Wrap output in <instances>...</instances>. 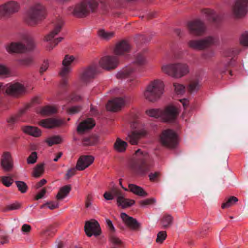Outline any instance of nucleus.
Listing matches in <instances>:
<instances>
[{"label": "nucleus", "mask_w": 248, "mask_h": 248, "mask_svg": "<svg viewBox=\"0 0 248 248\" xmlns=\"http://www.w3.org/2000/svg\"><path fill=\"white\" fill-rule=\"evenodd\" d=\"M21 39L26 45L20 42H12L5 46L6 51L9 53H21L35 48L36 44L30 35L25 34L22 37Z\"/></svg>", "instance_id": "1"}, {"label": "nucleus", "mask_w": 248, "mask_h": 248, "mask_svg": "<svg viewBox=\"0 0 248 248\" xmlns=\"http://www.w3.org/2000/svg\"><path fill=\"white\" fill-rule=\"evenodd\" d=\"M161 70L165 74L175 78H180L189 72L188 65L183 63L165 64L162 66Z\"/></svg>", "instance_id": "2"}, {"label": "nucleus", "mask_w": 248, "mask_h": 248, "mask_svg": "<svg viewBox=\"0 0 248 248\" xmlns=\"http://www.w3.org/2000/svg\"><path fill=\"white\" fill-rule=\"evenodd\" d=\"M164 85L160 80L151 82L143 92L144 98L149 101L154 102L158 99L164 92Z\"/></svg>", "instance_id": "3"}, {"label": "nucleus", "mask_w": 248, "mask_h": 248, "mask_svg": "<svg viewBox=\"0 0 248 248\" xmlns=\"http://www.w3.org/2000/svg\"><path fill=\"white\" fill-rule=\"evenodd\" d=\"M136 155L139 157L140 164L132 167L133 171L140 175H145L154 166V163L150 162L147 153L138 149L136 151Z\"/></svg>", "instance_id": "4"}, {"label": "nucleus", "mask_w": 248, "mask_h": 248, "mask_svg": "<svg viewBox=\"0 0 248 248\" xmlns=\"http://www.w3.org/2000/svg\"><path fill=\"white\" fill-rule=\"evenodd\" d=\"M97 6V3L94 0H87L81 1L68 9L70 13L78 16L87 15L90 12L94 10Z\"/></svg>", "instance_id": "5"}, {"label": "nucleus", "mask_w": 248, "mask_h": 248, "mask_svg": "<svg viewBox=\"0 0 248 248\" xmlns=\"http://www.w3.org/2000/svg\"><path fill=\"white\" fill-rule=\"evenodd\" d=\"M44 10L45 7L41 3L34 4L26 12L24 15L25 21L30 25H35L40 20Z\"/></svg>", "instance_id": "6"}, {"label": "nucleus", "mask_w": 248, "mask_h": 248, "mask_svg": "<svg viewBox=\"0 0 248 248\" xmlns=\"http://www.w3.org/2000/svg\"><path fill=\"white\" fill-rule=\"evenodd\" d=\"M63 25V22L62 19H58L54 23L53 29L45 36L44 41L50 42V44L46 46L47 50L49 51L52 50L62 40V37H58L55 39L54 37L60 32Z\"/></svg>", "instance_id": "7"}, {"label": "nucleus", "mask_w": 248, "mask_h": 248, "mask_svg": "<svg viewBox=\"0 0 248 248\" xmlns=\"http://www.w3.org/2000/svg\"><path fill=\"white\" fill-rule=\"evenodd\" d=\"M161 143L170 148H174L177 144V137L175 132L170 129H167L162 132L160 136Z\"/></svg>", "instance_id": "8"}, {"label": "nucleus", "mask_w": 248, "mask_h": 248, "mask_svg": "<svg viewBox=\"0 0 248 248\" xmlns=\"http://www.w3.org/2000/svg\"><path fill=\"white\" fill-rule=\"evenodd\" d=\"M179 109L176 107L170 105L162 109L161 120L164 122H172L176 120L179 113Z\"/></svg>", "instance_id": "9"}, {"label": "nucleus", "mask_w": 248, "mask_h": 248, "mask_svg": "<svg viewBox=\"0 0 248 248\" xmlns=\"http://www.w3.org/2000/svg\"><path fill=\"white\" fill-rule=\"evenodd\" d=\"M119 60L117 56H106L100 59L99 61L100 68L106 70L115 68L118 64Z\"/></svg>", "instance_id": "10"}, {"label": "nucleus", "mask_w": 248, "mask_h": 248, "mask_svg": "<svg viewBox=\"0 0 248 248\" xmlns=\"http://www.w3.org/2000/svg\"><path fill=\"white\" fill-rule=\"evenodd\" d=\"M214 38L212 37H208L201 40H193L189 41V46L194 49L202 50L212 45L214 42Z\"/></svg>", "instance_id": "11"}, {"label": "nucleus", "mask_w": 248, "mask_h": 248, "mask_svg": "<svg viewBox=\"0 0 248 248\" xmlns=\"http://www.w3.org/2000/svg\"><path fill=\"white\" fill-rule=\"evenodd\" d=\"M87 235L91 237L93 235L98 236L101 233V228L98 222L94 219L87 221L84 227Z\"/></svg>", "instance_id": "12"}, {"label": "nucleus", "mask_w": 248, "mask_h": 248, "mask_svg": "<svg viewBox=\"0 0 248 248\" xmlns=\"http://www.w3.org/2000/svg\"><path fill=\"white\" fill-rule=\"evenodd\" d=\"M0 165L2 169L6 172L12 170L14 167L13 159L9 152H4L1 155Z\"/></svg>", "instance_id": "13"}, {"label": "nucleus", "mask_w": 248, "mask_h": 248, "mask_svg": "<svg viewBox=\"0 0 248 248\" xmlns=\"http://www.w3.org/2000/svg\"><path fill=\"white\" fill-rule=\"evenodd\" d=\"M188 27L190 33L194 35H202L205 31L203 23L200 20H195L188 23Z\"/></svg>", "instance_id": "14"}, {"label": "nucleus", "mask_w": 248, "mask_h": 248, "mask_svg": "<svg viewBox=\"0 0 248 248\" xmlns=\"http://www.w3.org/2000/svg\"><path fill=\"white\" fill-rule=\"evenodd\" d=\"M5 90L7 94L13 96H16L27 92L25 87L18 83L8 84L5 86Z\"/></svg>", "instance_id": "15"}, {"label": "nucleus", "mask_w": 248, "mask_h": 248, "mask_svg": "<svg viewBox=\"0 0 248 248\" xmlns=\"http://www.w3.org/2000/svg\"><path fill=\"white\" fill-rule=\"evenodd\" d=\"M248 0H236L233 8V14L236 17L246 15L248 11Z\"/></svg>", "instance_id": "16"}, {"label": "nucleus", "mask_w": 248, "mask_h": 248, "mask_svg": "<svg viewBox=\"0 0 248 248\" xmlns=\"http://www.w3.org/2000/svg\"><path fill=\"white\" fill-rule=\"evenodd\" d=\"M101 72L99 65H93L84 69L80 75V79L84 81L89 78H93L97 74Z\"/></svg>", "instance_id": "17"}, {"label": "nucleus", "mask_w": 248, "mask_h": 248, "mask_svg": "<svg viewBox=\"0 0 248 248\" xmlns=\"http://www.w3.org/2000/svg\"><path fill=\"white\" fill-rule=\"evenodd\" d=\"M121 217L124 224L132 230H138L140 227V224L138 222L136 219L128 216L125 213L121 214Z\"/></svg>", "instance_id": "18"}, {"label": "nucleus", "mask_w": 248, "mask_h": 248, "mask_svg": "<svg viewBox=\"0 0 248 248\" xmlns=\"http://www.w3.org/2000/svg\"><path fill=\"white\" fill-rule=\"evenodd\" d=\"M94 161V157L92 155H82L78 159L76 169L78 170H83L90 166Z\"/></svg>", "instance_id": "19"}, {"label": "nucleus", "mask_w": 248, "mask_h": 248, "mask_svg": "<svg viewBox=\"0 0 248 248\" xmlns=\"http://www.w3.org/2000/svg\"><path fill=\"white\" fill-rule=\"evenodd\" d=\"M125 104L123 98H116L108 101L106 105V108L108 111H117L121 109Z\"/></svg>", "instance_id": "20"}, {"label": "nucleus", "mask_w": 248, "mask_h": 248, "mask_svg": "<svg viewBox=\"0 0 248 248\" xmlns=\"http://www.w3.org/2000/svg\"><path fill=\"white\" fill-rule=\"evenodd\" d=\"M135 68L133 65L126 66L120 70L116 74V77L119 79H122L131 77L132 78H136L137 76L134 74Z\"/></svg>", "instance_id": "21"}, {"label": "nucleus", "mask_w": 248, "mask_h": 248, "mask_svg": "<svg viewBox=\"0 0 248 248\" xmlns=\"http://www.w3.org/2000/svg\"><path fill=\"white\" fill-rule=\"evenodd\" d=\"M130 49V44L127 41L123 40L116 44L114 52L117 56H122L128 53Z\"/></svg>", "instance_id": "22"}, {"label": "nucleus", "mask_w": 248, "mask_h": 248, "mask_svg": "<svg viewBox=\"0 0 248 248\" xmlns=\"http://www.w3.org/2000/svg\"><path fill=\"white\" fill-rule=\"evenodd\" d=\"M62 124V121L53 118L42 120L39 123L40 125L46 128H53L58 127Z\"/></svg>", "instance_id": "23"}, {"label": "nucleus", "mask_w": 248, "mask_h": 248, "mask_svg": "<svg viewBox=\"0 0 248 248\" xmlns=\"http://www.w3.org/2000/svg\"><path fill=\"white\" fill-rule=\"evenodd\" d=\"M95 125V123L92 118H88L80 123L77 127V131L82 133L86 130L92 129Z\"/></svg>", "instance_id": "24"}, {"label": "nucleus", "mask_w": 248, "mask_h": 248, "mask_svg": "<svg viewBox=\"0 0 248 248\" xmlns=\"http://www.w3.org/2000/svg\"><path fill=\"white\" fill-rule=\"evenodd\" d=\"M22 130L24 133L34 137H38L41 135V131L35 126H23L22 127Z\"/></svg>", "instance_id": "25"}, {"label": "nucleus", "mask_w": 248, "mask_h": 248, "mask_svg": "<svg viewBox=\"0 0 248 248\" xmlns=\"http://www.w3.org/2000/svg\"><path fill=\"white\" fill-rule=\"evenodd\" d=\"M145 134V131H136L129 134L126 138V140L132 145L138 144V140L140 136L144 135Z\"/></svg>", "instance_id": "26"}, {"label": "nucleus", "mask_w": 248, "mask_h": 248, "mask_svg": "<svg viewBox=\"0 0 248 248\" xmlns=\"http://www.w3.org/2000/svg\"><path fill=\"white\" fill-rule=\"evenodd\" d=\"M4 4L9 15L18 12L20 8V4L15 1H10L5 3Z\"/></svg>", "instance_id": "27"}, {"label": "nucleus", "mask_w": 248, "mask_h": 248, "mask_svg": "<svg viewBox=\"0 0 248 248\" xmlns=\"http://www.w3.org/2000/svg\"><path fill=\"white\" fill-rule=\"evenodd\" d=\"M128 186L129 190L136 195L140 197H146L148 195V194L140 186L132 184H129Z\"/></svg>", "instance_id": "28"}, {"label": "nucleus", "mask_w": 248, "mask_h": 248, "mask_svg": "<svg viewBox=\"0 0 248 248\" xmlns=\"http://www.w3.org/2000/svg\"><path fill=\"white\" fill-rule=\"evenodd\" d=\"M117 202L119 205L123 208H126L134 205L135 203L134 200L125 199L121 194H118Z\"/></svg>", "instance_id": "29"}, {"label": "nucleus", "mask_w": 248, "mask_h": 248, "mask_svg": "<svg viewBox=\"0 0 248 248\" xmlns=\"http://www.w3.org/2000/svg\"><path fill=\"white\" fill-rule=\"evenodd\" d=\"M127 146V143L126 142L118 138L114 144V148L118 152H124L125 151Z\"/></svg>", "instance_id": "30"}, {"label": "nucleus", "mask_w": 248, "mask_h": 248, "mask_svg": "<svg viewBox=\"0 0 248 248\" xmlns=\"http://www.w3.org/2000/svg\"><path fill=\"white\" fill-rule=\"evenodd\" d=\"M71 189L70 185H66L62 187L56 196V198L58 200L63 199L67 196Z\"/></svg>", "instance_id": "31"}, {"label": "nucleus", "mask_w": 248, "mask_h": 248, "mask_svg": "<svg viewBox=\"0 0 248 248\" xmlns=\"http://www.w3.org/2000/svg\"><path fill=\"white\" fill-rule=\"evenodd\" d=\"M26 108H21L19 113L15 116H12L7 118V122L10 124H13L21 121L20 117L23 114L26 110Z\"/></svg>", "instance_id": "32"}, {"label": "nucleus", "mask_w": 248, "mask_h": 248, "mask_svg": "<svg viewBox=\"0 0 248 248\" xmlns=\"http://www.w3.org/2000/svg\"><path fill=\"white\" fill-rule=\"evenodd\" d=\"M63 141L62 138L59 135L53 136L47 138L46 140V142L49 146L54 144H58L62 143Z\"/></svg>", "instance_id": "33"}, {"label": "nucleus", "mask_w": 248, "mask_h": 248, "mask_svg": "<svg viewBox=\"0 0 248 248\" xmlns=\"http://www.w3.org/2000/svg\"><path fill=\"white\" fill-rule=\"evenodd\" d=\"M97 34L102 39L108 40L114 36V32L107 31L104 29H100L98 31Z\"/></svg>", "instance_id": "34"}, {"label": "nucleus", "mask_w": 248, "mask_h": 248, "mask_svg": "<svg viewBox=\"0 0 248 248\" xmlns=\"http://www.w3.org/2000/svg\"><path fill=\"white\" fill-rule=\"evenodd\" d=\"M200 87L201 85L199 80H192L187 87V90L189 92L193 93L197 92L199 90Z\"/></svg>", "instance_id": "35"}, {"label": "nucleus", "mask_w": 248, "mask_h": 248, "mask_svg": "<svg viewBox=\"0 0 248 248\" xmlns=\"http://www.w3.org/2000/svg\"><path fill=\"white\" fill-rule=\"evenodd\" d=\"M57 108L53 106H46L43 108L40 111L42 115H50L56 113Z\"/></svg>", "instance_id": "36"}, {"label": "nucleus", "mask_w": 248, "mask_h": 248, "mask_svg": "<svg viewBox=\"0 0 248 248\" xmlns=\"http://www.w3.org/2000/svg\"><path fill=\"white\" fill-rule=\"evenodd\" d=\"M146 114L151 117L160 118L161 120L162 109H151L146 111Z\"/></svg>", "instance_id": "37"}, {"label": "nucleus", "mask_w": 248, "mask_h": 248, "mask_svg": "<svg viewBox=\"0 0 248 248\" xmlns=\"http://www.w3.org/2000/svg\"><path fill=\"white\" fill-rule=\"evenodd\" d=\"M44 164L37 165L33 169L32 172L33 176L34 177H38L42 175L44 171Z\"/></svg>", "instance_id": "38"}, {"label": "nucleus", "mask_w": 248, "mask_h": 248, "mask_svg": "<svg viewBox=\"0 0 248 248\" xmlns=\"http://www.w3.org/2000/svg\"><path fill=\"white\" fill-rule=\"evenodd\" d=\"M238 201V199L237 197L234 196L230 197L228 200L225 202L223 203L221 207L222 208H228L232 206H233Z\"/></svg>", "instance_id": "39"}, {"label": "nucleus", "mask_w": 248, "mask_h": 248, "mask_svg": "<svg viewBox=\"0 0 248 248\" xmlns=\"http://www.w3.org/2000/svg\"><path fill=\"white\" fill-rule=\"evenodd\" d=\"M173 217L170 215L164 216L161 220V224L164 228L169 227L172 222Z\"/></svg>", "instance_id": "40"}, {"label": "nucleus", "mask_w": 248, "mask_h": 248, "mask_svg": "<svg viewBox=\"0 0 248 248\" xmlns=\"http://www.w3.org/2000/svg\"><path fill=\"white\" fill-rule=\"evenodd\" d=\"M174 91L177 94H182L185 92V86L178 82L173 83Z\"/></svg>", "instance_id": "41"}, {"label": "nucleus", "mask_w": 248, "mask_h": 248, "mask_svg": "<svg viewBox=\"0 0 248 248\" xmlns=\"http://www.w3.org/2000/svg\"><path fill=\"white\" fill-rule=\"evenodd\" d=\"M2 184L6 187L10 186L14 182L11 176H2L0 177Z\"/></svg>", "instance_id": "42"}, {"label": "nucleus", "mask_w": 248, "mask_h": 248, "mask_svg": "<svg viewBox=\"0 0 248 248\" xmlns=\"http://www.w3.org/2000/svg\"><path fill=\"white\" fill-rule=\"evenodd\" d=\"M15 183L18 188V190L20 191L22 193H25L27 192L28 189V186L24 182L21 181H16Z\"/></svg>", "instance_id": "43"}, {"label": "nucleus", "mask_w": 248, "mask_h": 248, "mask_svg": "<svg viewBox=\"0 0 248 248\" xmlns=\"http://www.w3.org/2000/svg\"><path fill=\"white\" fill-rule=\"evenodd\" d=\"M98 139L96 137H91L90 138H84L83 140V143L85 145H93L97 143Z\"/></svg>", "instance_id": "44"}, {"label": "nucleus", "mask_w": 248, "mask_h": 248, "mask_svg": "<svg viewBox=\"0 0 248 248\" xmlns=\"http://www.w3.org/2000/svg\"><path fill=\"white\" fill-rule=\"evenodd\" d=\"M156 202L155 198L147 199L139 202V204L142 207H146L147 206L151 205Z\"/></svg>", "instance_id": "45"}, {"label": "nucleus", "mask_w": 248, "mask_h": 248, "mask_svg": "<svg viewBox=\"0 0 248 248\" xmlns=\"http://www.w3.org/2000/svg\"><path fill=\"white\" fill-rule=\"evenodd\" d=\"M75 60V57L71 55H65L62 61V65L71 66V64Z\"/></svg>", "instance_id": "46"}, {"label": "nucleus", "mask_w": 248, "mask_h": 248, "mask_svg": "<svg viewBox=\"0 0 248 248\" xmlns=\"http://www.w3.org/2000/svg\"><path fill=\"white\" fill-rule=\"evenodd\" d=\"M167 237V233L165 231L159 232L157 234L156 242L158 244H162Z\"/></svg>", "instance_id": "47"}, {"label": "nucleus", "mask_w": 248, "mask_h": 248, "mask_svg": "<svg viewBox=\"0 0 248 248\" xmlns=\"http://www.w3.org/2000/svg\"><path fill=\"white\" fill-rule=\"evenodd\" d=\"M45 207H47L48 209L50 210H53L59 207V203L57 202H50L43 204L41 206L40 208L42 209L43 208H45Z\"/></svg>", "instance_id": "48"}, {"label": "nucleus", "mask_w": 248, "mask_h": 248, "mask_svg": "<svg viewBox=\"0 0 248 248\" xmlns=\"http://www.w3.org/2000/svg\"><path fill=\"white\" fill-rule=\"evenodd\" d=\"M37 159V155L36 152H33L31 153V154L27 158V163L29 164H34Z\"/></svg>", "instance_id": "49"}, {"label": "nucleus", "mask_w": 248, "mask_h": 248, "mask_svg": "<svg viewBox=\"0 0 248 248\" xmlns=\"http://www.w3.org/2000/svg\"><path fill=\"white\" fill-rule=\"evenodd\" d=\"M240 42L244 46H248V31H245L241 35Z\"/></svg>", "instance_id": "50"}, {"label": "nucleus", "mask_w": 248, "mask_h": 248, "mask_svg": "<svg viewBox=\"0 0 248 248\" xmlns=\"http://www.w3.org/2000/svg\"><path fill=\"white\" fill-rule=\"evenodd\" d=\"M21 207V203L16 202L14 203H10L7 205L6 210L7 211H12L15 210H18Z\"/></svg>", "instance_id": "51"}, {"label": "nucleus", "mask_w": 248, "mask_h": 248, "mask_svg": "<svg viewBox=\"0 0 248 248\" xmlns=\"http://www.w3.org/2000/svg\"><path fill=\"white\" fill-rule=\"evenodd\" d=\"M72 70L71 66L62 65V67L60 72V75L62 77H66L69 74Z\"/></svg>", "instance_id": "52"}, {"label": "nucleus", "mask_w": 248, "mask_h": 248, "mask_svg": "<svg viewBox=\"0 0 248 248\" xmlns=\"http://www.w3.org/2000/svg\"><path fill=\"white\" fill-rule=\"evenodd\" d=\"M136 62L140 65H144L147 63V60L143 56L139 55L136 59Z\"/></svg>", "instance_id": "53"}, {"label": "nucleus", "mask_w": 248, "mask_h": 248, "mask_svg": "<svg viewBox=\"0 0 248 248\" xmlns=\"http://www.w3.org/2000/svg\"><path fill=\"white\" fill-rule=\"evenodd\" d=\"M9 15L7 10L5 6V4H2L0 6V19L4 18L6 15Z\"/></svg>", "instance_id": "54"}, {"label": "nucleus", "mask_w": 248, "mask_h": 248, "mask_svg": "<svg viewBox=\"0 0 248 248\" xmlns=\"http://www.w3.org/2000/svg\"><path fill=\"white\" fill-rule=\"evenodd\" d=\"M205 13L207 15V17L209 20H215L216 15L214 11L211 10H206Z\"/></svg>", "instance_id": "55"}, {"label": "nucleus", "mask_w": 248, "mask_h": 248, "mask_svg": "<svg viewBox=\"0 0 248 248\" xmlns=\"http://www.w3.org/2000/svg\"><path fill=\"white\" fill-rule=\"evenodd\" d=\"M76 167L75 168H71L69 169L67 173L65 174V178L66 180L69 179L72 176H74L76 173Z\"/></svg>", "instance_id": "56"}, {"label": "nucleus", "mask_w": 248, "mask_h": 248, "mask_svg": "<svg viewBox=\"0 0 248 248\" xmlns=\"http://www.w3.org/2000/svg\"><path fill=\"white\" fill-rule=\"evenodd\" d=\"M81 110V107L79 106H73L69 108L68 112L70 114H76Z\"/></svg>", "instance_id": "57"}, {"label": "nucleus", "mask_w": 248, "mask_h": 248, "mask_svg": "<svg viewBox=\"0 0 248 248\" xmlns=\"http://www.w3.org/2000/svg\"><path fill=\"white\" fill-rule=\"evenodd\" d=\"M9 74V70L5 65L0 64V75H7Z\"/></svg>", "instance_id": "58"}, {"label": "nucleus", "mask_w": 248, "mask_h": 248, "mask_svg": "<svg viewBox=\"0 0 248 248\" xmlns=\"http://www.w3.org/2000/svg\"><path fill=\"white\" fill-rule=\"evenodd\" d=\"M31 226L27 224H23L21 227V232L25 234H28L31 232Z\"/></svg>", "instance_id": "59"}, {"label": "nucleus", "mask_w": 248, "mask_h": 248, "mask_svg": "<svg viewBox=\"0 0 248 248\" xmlns=\"http://www.w3.org/2000/svg\"><path fill=\"white\" fill-rule=\"evenodd\" d=\"M110 240L111 243L116 245H119L122 243L121 240L118 237L115 235L111 236Z\"/></svg>", "instance_id": "60"}, {"label": "nucleus", "mask_w": 248, "mask_h": 248, "mask_svg": "<svg viewBox=\"0 0 248 248\" xmlns=\"http://www.w3.org/2000/svg\"><path fill=\"white\" fill-rule=\"evenodd\" d=\"M160 175V172L156 171L154 173H151L149 175V179L151 181H154L155 180L159 177Z\"/></svg>", "instance_id": "61"}, {"label": "nucleus", "mask_w": 248, "mask_h": 248, "mask_svg": "<svg viewBox=\"0 0 248 248\" xmlns=\"http://www.w3.org/2000/svg\"><path fill=\"white\" fill-rule=\"evenodd\" d=\"M32 62V59L31 58L23 59L21 61V63L25 66H28Z\"/></svg>", "instance_id": "62"}, {"label": "nucleus", "mask_w": 248, "mask_h": 248, "mask_svg": "<svg viewBox=\"0 0 248 248\" xmlns=\"http://www.w3.org/2000/svg\"><path fill=\"white\" fill-rule=\"evenodd\" d=\"M103 196L106 200H112L114 198V195L112 193L108 192H105Z\"/></svg>", "instance_id": "63"}, {"label": "nucleus", "mask_w": 248, "mask_h": 248, "mask_svg": "<svg viewBox=\"0 0 248 248\" xmlns=\"http://www.w3.org/2000/svg\"><path fill=\"white\" fill-rule=\"evenodd\" d=\"M106 221L107 225L109 229L111 231L114 232L115 231V229L113 225V223H112V222L111 221V220H110L109 219H107L106 220Z\"/></svg>", "instance_id": "64"}]
</instances>
